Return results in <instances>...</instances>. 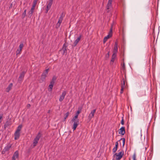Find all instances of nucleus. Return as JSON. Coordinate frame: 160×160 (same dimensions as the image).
I'll use <instances>...</instances> for the list:
<instances>
[{
	"instance_id": "29",
	"label": "nucleus",
	"mask_w": 160,
	"mask_h": 160,
	"mask_svg": "<svg viewBox=\"0 0 160 160\" xmlns=\"http://www.w3.org/2000/svg\"><path fill=\"white\" fill-rule=\"evenodd\" d=\"M26 10H25L24 12L22 14V18H24L26 15Z\"/></svg>"
},
{
	"instance_id": "9",
	"label": "nucleus",
	"mask_w": 160,
	"mask_h": 160,
	"mask_svg": "<svg viewBox=\"0 0 160 160\" xmlns=\"http://www.w3.org/2000/svg\"><path fill=\"white\" fill-rule=\"evenodd\" d=\"M96 109L93 110L91 111L90 113L88 116V120L89 121H90L92 118L94 117L95 112H96Z\"/></svg>"
},
{
	"instance_id": "49",
	"label": "nucleus",
	"mask_w": 160,
	"mask_h": 160,
	"mask_svg": "<svg viewBox=\"0 0 160 160\" xmlns=\"http://www.w3.org/2000/svg\"><path fill=\"white\" fill-rule=\"evenodd\" d=\"M62 21H61L59 20L58 22V23H60V24H61V23H62Z\"/></svg>"
},
{
	"instance_id": "39",
	"label": "nucleus",
	"mask_w": 160,
	"mask_h": 160,
	"mask_svg": "<svg viewBox=\"0 0 160 160\" xmlns=\"http://www.w3.org/2000/svg\"><path fill=\"white\" fill-rule=\"evenodd\" d=\"M133 160H136V154L135 153L134 154L133 156Z\"/></svg>"
},
{
	"instance_id": "46",
	"label": "nucleus",
	"mask_w": 160,
	"mask_h": 160,
	"mask_svg": "<svg viewBox=\"0 0 160 160\" xmlns=\"http://www.w3.org/2000/svg\"><path fill=\"white\" fill-rule=\"evenodd\" d=\"M16 158L13 157V156L12 157V160H15Z\"/></svg>"
},
{
	"instance_id": "52",
	"label": "nucleus",
	"mask_w": 160,
	"mask_h": 160,
	"mask_svg": "<svg viewBox=\"0 0 160 160\" xmlns=\"http://www.w3.org/2000/svg\"><path fill=\"white\" fill-rule=\"evenodd\" d=\"M108 2H112V0H108Z\"/></svg>"
},
{
	"instance_id": "51",
	"label": "nucleus",
	"mask_w": 160,
	"mask_h": 160,
	"mask_svg": "<svg viewBox=\"0 0 160 160\" xmlns=\"http://www.w3.org/2000/svg\"><path fill=\"white\" fill-rule=\"evenodd\" d=\"M147 147H148V146H147V147H144V148H145V150H145V151H146V150H147Z\"/></svg>"
},
{
	"instance_id": "8",
	"label": "nucleus",
	"mask_w": 160,
	"mask_h": 160,
	"mask_svg": "<svg viewBox=\"0 0 160 160\" xmlns=\"http://www.w3.org/2000/svg\"><path fill=\"white\" fill-rule=\"evenodd\" d=\"M72 122H74L73 126L72 127V129L73 130H75L77 126L79 124V120L78 119H77V120H75L74 121H71Z\"/></svg>"
},
{
	"instance_id": "42",
	"label": "nucleus",
	"mask_w": 160,
	"mask_h": 160,
	"mask_svg": "<svg viewBox=\"0 0 160 160\" xmlns=\"http://www.w3.org/2000/svg\"><path fill=\"white\" fill-rule=\"evenodd\" d=\"M54 83H55L54 81L51 80V82H50V84H52V85H53Z\"/></svg>"
},
{
	"instance_id": "5",
	"label": "nucleus",
	"mask_w": 160,
	"mask_h": 160,
	"mask_svg": "<svg viewBox=\"0 0 160 160\" xmlns=\"http://www.w3.org/2000/svg\"><path fill=\"white\" fill-rule=\"evenodd\" d=\"M82 37V35H80L74 41L73 45H72V48H74L77 45L78 43Z\"/></svg>"
},
{
	"instance_id": "25",
	"label": "nucleus",
	"mask_w": 160,
	"mask_h": 160,
	"mask_svg": "<svg viewBox=\"0 0 160 160\" xmlns=\"http://www.w3.org/2000/svg\"><path fill=\"white\" fill-rule=\"evenodd\" d=\"M69 113L68 112H67V113H66L65 115H64V119L63 120L64 121H65L66 120V119L69 116Z\"/></svg>"
},
{
	"instance_id": "30",
	"label": "nucleus",
	"mask_w": 160,
	"mask_h": 160,
	"mask_svg": "<svg viewBox=\"0 0 160 160\" xmlns=\"http://www.w3.org/2000/svg\"><path fill=\"white\" fill-rule=\"evenodd\" d=\"M122 69L123 71L125 69V64L124 62L123 63L122 65Z\"/></svg>"
},
{
	"instance_id": "54",
	"label": "nucleus",
	"mask_w": 160,
	"mask_h": 160,
	"mask_svg": "<svg viewBox=\"0 0 160 160\" xmlns=\"http://www.w3.org/2000/svg\"><path fill=\"white\" fill-rule=\"evenodd\" d=\"M50 112V110H49L48 112V113H49Z\"/></svg>"
},
{
	"instance_id": "38",
	"label": "nucleus",
	"mask_w": 160,
	"mask_h": 160,
	"mask_svg": "<svg viewBox=\"0 0 160 160\" xmlns=\"http://www.w3.org/2000/svg\"><path fill=\"white\" fill-rule=\"evenodd\" d=\"M56 78H57L56 77H55V76H53L52 79V81H54L55 82V81L56 80Z\"/></svg>"
},
{
	"instance_id": "17",
	"label": "nucleus",
	"mask_w": 160,
	"mask_h": 160,
	"mask_svg": "<svg viewBox=\"0 0 160 160\" xmlns=\"http://www.w3.org/2000/svg\"><path fill=\"white\" fill-rule=\"evenodd\" d=\"M116 57V54L113 53L112 56V59L110 61V64H112L114 62L115 60V59Z\"/></svg>"
},
{
	"instance_id": "20",
	"label": "nucleus",
	"mask_w": 160,
	"mask_h": 160,
	"mask_svg": "<svg viewBox=\"0 0 160 160\" xmlns=\"http://www.w3.org/2000/svg\"><path fill=\"white\" fill-rule=\"evenodd\" d=\"M13 157L16 158H18L19 156L18 152V151H16L13 156Z\"/></svg>"
},
{
	"instance_id": "27",
	"label": "nucleus",
	"mask_w": 160,
	"mask_h": 160,
	"mask_svg": "<svg viewBox=\"0 0 160 160\" xmlns=\"http://www.w3.org/2000/svg\"><path fill=\"white\" fill-rule=\"evenodd\" d=\"M36 4H32V7L31 8L30 10V11L33 12L34 11V10L35 9V8L36 6Z\"/></svg>"
},
{
	"instance_id": "1",
	"label": "nucleus",
	"mask_w": 160,
	"mask_h": 160,
	"mask_svg": "<svg viewBox=\"0 0 160 160\" xmlns=\"http://www.w3.org/2000/svg\"><path fill=\"white\" fill-rule=\"evenodd\" d=\"M124 155V151L122 150L118 153H116L113 155V157L115 158V160H120Z\"/></svg>"
},
{
	"instance_id": "12",
	"label": "nucleus",
	"mask_w": 160,
	"mask_h": 160,
	"mask_svg": "<svg viewBox=\"0 0 160 160\" xmlns=\"http://www.w3.org/2000/svg\"><path fill=\"white\" fill-rule=\"evenodd\" d=\"M118 133L122 135H124L125 133V128L122 127L119 130Z\"/></svg>"
},
{
	"instance_id": "2",
	"label": "nucleus",
	"mask_w": 160,
	"mask_h": 160,
	"mask_svg": "<svg viewBox=\"0 0 160 160\" xmlns=\"http://www.w3.org/2000/svg\"><path fill=\"white\" fill-rule=\"evenodd\" d=\"M113 26V24L112 23L111 25V27L109 34L107 36L105 37L103 39V43H105L107 40L112 36Z\"/></svg>"
},
{
	"instance_id": "41",
	"label": "nucleus",
	"mask_w": 160,
	"mask_h": 160,
	"mask_svg": "<svg viewBox=\"0 0 160 160\" xmlns=\"http://www.w3.org/2000/svg\"><path fill=\"white\" fill-rule=\"evenodd\" d=\"M3 116L2 114H0V123H1L2 122V121L1 120V118H2Z\"/></svg>"
},
{
	"instance_id": "53",
	"label": "nucleus",
	"mask_w": 160,
	"mask_h": 160,
	"mask_svg": "<svg viewBox=\"0 0 160 160\" xmlns=\"http://www.w3.org/2000/svg\"><path fill=\"white\" fill-rule=\"evenodd\" d=\"M109 52H108V53H107V55H108V56H109Z\"/></svg>"
},
{
	"instance_id": "37",
	"label": "nucleus",
	"mask_w": 160,
	"mask_h": 160,
	"mask_svg": "<svg viewBox=\"0 0 160 160\" xmlns=\"http://www.w3.org/2000/svg\"><path fill=\"white\" fill-rule=\"evenodd\" d=\"M124 88L123 87H121V89L120 91V93H122L123 91V89H124Z\"/></svg>"
},
{
	"instance_id": "32",
	"label": "nucleus",
	"mask_w": 160,
	"mask_h": 160,
	"mask_svg": "<svg viewBox=\"0 0 160 160\" xmlns=\"http://www.w3.org/2000/svg\"><path fill=\"white\" fill-rule=\"evenodd\" d=\"M66 42H65L63 44L62 48H67L68 46L67 45H66Z\"/></svg>"
},
{
	"instance_id": "21",
	"label": "nucleus",
	"mask_w": 160,
	"mask_h": 160,
	"mask_svg": "<svg viewBox=\"0 0 160 160\" xmlns=\"http://www.w3.org/2000/svg\"><path fill=\"white\" fill-rule=\"evenodd\" d=\"M22 127V125H19L18 126V127L17 129L16 130V131H17V132H20V131H21Z\"/></svg>"
},
{
	"instance_id": "19",
	"label": "nucleus",
	"mask_w": 160,
	"mask_h": 160,
	"mask_svg": "<svg viewBox=\"0 0 160 160\" xmlns=\"http://www.w3.org/2000/svg\"><path fill=\"white\" fill-rule=\"evenodd\" d=\"M46 77V76L42 74L40 78V81H41V82H42L45 81V79Z\"/></svg>"
},
{
	"instance_id": "44",
	"label": "nucleus",
	"mask_w": 160,
	"mask_h": 160,
	"mask_svg": "<svg viewBox=\"0 0 160 160\" xmlns=\"http://www.w3.org/2000/svg\"><path fill=\"white\" fill-rule=\"evenodd\" d=\"M64 17V15H63V13L62 12L60 17H62V18H63Z\"/></svg>"
},
{
	"instance_id": "13",
	"label": "nucleus",
	"mask_w": 160,
	"mask_h": 160,
	"mask_svg": "<svg viewBox=\"0 0 160 160\" xmlns=\"http://www.w3.org/2000/svg\"><path fill=\"white\" fill-rule=\"evenodd\" d=\"M66 93L67 92L66 91H64L62 92V95H61L59 98V101L60 102H62L63 100Z\"/></svg>"
},
{
	"instance_id": "11",
	"label": "nucleus",
	"mask_w": 160,
	"mask_h": 160,
	"mask_svg": "<svg viewBox=\"0 0 160 160\" xmlns=\"http://www.w3.org/2000/svg\"><path fill=\"white\" fill-rule=\"evenodd\" d=\"M23 47V44L22 43H21L19 46V48L16 51V54H19L21 53Z\"/></svg>"
},
{
	"instance_id": "31",
	"label": "nucleus",
	"mask_w": 160,
	"mask_h": 160,
	"mask_svg": "<svg viewBox=\"0 0 160 160\" xmlns=\"http://www.w3.org/2000/svg\"><path fill=\"white\" fill-rule=\"evenodd\" d=\"M33 12L31 11H30L29 12H28V17H31V16L32 15V13H33Z\"/></svg>"
},
{
	"instance_id": "28",
	"label": "nucleus",
	"mask_w": 160,
	"mask_h": 160,
	"mask_svg": "<svg viewBox=\"0 0 160 160\" xmlns=\"http://www.w3.org/2000/svg\"><path fill=\"white\" fill-rule=\"evenodd\" d=\"M122 140V142H123V144H122V147H123L125 144V138H121L120 140Z\"/></svg>"
},
{
	"instance_id": "50",
	"label": "nucleus",
	"mask_w": 160,
	"mask_h": 160,
	"mask_svg": "<svg viewBox=\"0 0 160 160\" xmlns=\"http://www.w3.org/2000/svg\"><path fill=\"white\" fill-rule=\"evenodd\" d=\"M118 141H117V142H115V145H118Z\"/></svg>"
},
{
	"instance_id": "33",
	"label": "nucleus",
	"mask_w": 160,
	"mask_h": 160,
	"mask_svg": "<svg viewBox=\"0 0 160 160\" xmlns=\"http://www.w3.org/2000/svg\"><path fill=\"white\" fill-rule=\"evenodd\" d=\"M121 123L122 125H124V121L123 117H122V119L121 121Z\"/></svg>"
},
{
	"instance_id": "3",
	"label": "nucleus",
	"mask_w": 160,
	"mask_h": 160,
	"mask_svg": "<svg viewBox=\"0 0 160 160\" xmlns=\"http://www.w3.org/2000/svg\"><path fill=\"white\" fill-rule=\"evenodd\" d=\"M41 136L42 134L41 132H39L33 140V147H35L37 145V144L38 143L39 139L41 137Z\"/></svg>"
},
{
	"instance_id": "22",
	"label": "nucleus",
	"mask_w": 160,
	"mask_h": 160,
	"mask_svg": "<svg viewBox=\"0 0 160 160\" xmlns=\"http://www.w3.org/2000/svg\"><path fill=\"white\" fill-rule=\"evenodd\" d=\"M48 70H49V69H46L44 71V72H43V73L42 74L47 76V74L48 73Z\"/></svg>"
},
{
	"instance_id": "26",
	"label": "nucleus",
	"mask_w": 160,
	"mask_h": 160,
	"mask_svg": "<svg viewBox=\"0 0 160 160\" xmlns=\"http://www.w3.org/2000/svg\"><path fill=\"white\" fill-rule=\"evenodd\" d=\"M125 85V81L124 80V78H123L121 82V87L124 88Z\"/></svg>"
},
{
	"instance_id": "10",
	"label": "nucleus",
	"mask_w": 160,
	"mask_h": 160,
	"mask_svg": "<svg viewBox=\"0 0 160 160\" xmlns=\"http://www.w3.org/2000/svg\"><path fill=\"white\" fill-rule=\"evenodd\" d=\"M53 0H49L48 2V3L47 6V9H46V13H47L48 12V11L50 9V8L52 4L53 1Z\"/></svg>"
},
{
	"instance_id": "16",
	"label": "nucleus",
	"mask_w": 160,
	"mask_h": 160,
	"mask_svg": "<svg viewBox=\"0 0 160 160\" xmlns=\"http://www.w3.org/2000/svg\"><path fill=\"white\" fill-rule=\"evenodd\" d=\"M14 139L15 140H17L18 139L20 136V133L19 132H17V131H15L14 134Z\"/></svg>"
},
{
	"instance_id": "35",
	"label": "nucleus",
	"mask_w": 160,
	"mask_h": 160,
	"mask_svg": "<svg viewBox=\"0 0 160 160\" xmlns=\"http://www.w3.org/2000/svg\"><path fill=\"white\" fill-rule=\"evenodd\" d=\"M53 86V85L52 84H50L49 85V88L51 89V90H52V89Z\"/></svg>"
},
{
	"instance_id": "34",
	"label": "nucleus",
	"mask_w": 160,
	"mask_h": 160,
	"mask_svg": "<svg viewBox=\"0 0 160 160\" xmlns=\"http://www.w3.org/2000/svg\"><path fill=\"white\" fill-rule=\"evenodd\" d=\"M61 24L57 23L56 25V28H58L60 25Z\"/></svg>"
},
{
	"instance_id": "48",
	"label": "nucleus",
	"mask_w": 160,
	"mask_h": 160,
	"mask_svg": "<svg viewBox=\"0 0 160 160\" xmlns=\"http://www.w3.org/2000/svg\"><path fill=\"white\" fill-rule=\"evenodd\" d=\"M118 145H115V147H114V148H116V149H117Z\"/></svg>"
},
{
	"instance_id": "14",
	"label": "nucleus",
	"mask_w": 160,
	"mask_h": 160,
	"mask_svg": "<svg viewBox=\"0 0 160 160\" xmlns=\"http://www.w3.org/2000/svg\"><path fill=\"white\" fill-rule=\"evenodd\" d=\"M118 42H116L115 43V45L113 50V53L116 54L118 52Z\"/></svg>"
},
{
	"instance_id": "6",
	"label": "nucleus",
	"mask_w": 160,
	"mask_h": 160,
	"mask_svg": "<svg viewBox=\"0 0 160 160\" xmlns=\"http://www.w3.org/2000/svg\"><path fill=\"white\" fill-rule=\"evenodd\" d=\"M82 108H78V110L77 111L74 117L72 119L71 121H74L75 120H77L78 117V115L81 112V110Z\"/></svg>"
},
{
	"instance_id": "23",
	"label": "nucleus",
	"mask_w": 160,
	"mask_h": 160,
	"mask_svg": "<svg viewBox=\"0 0 160 160\" xmlns=\"http://www.w3.org/2000/svg\"><path fill=\"white\" fill-rule=\"evenodd\" d=\"M62 50L63 51L62 54L64 55L65 53L66 54L67 53V49L65 48H62Z\"/></svg>"
},
{
	"instance_id": "4",
	"label": "nucleus",
	"mask_w": 160,
	"mask_h": 160,
	"mask_svg": "<svg viewBox=\"0 0 160 160\" xmlns=\"http://www.w3.org/2000/svg\"><path fill=\"white\" fill-rule=\"evenodd\" d=\"M25 73V72L23 71L20 73L18 80V82L19 83H21L23 80Z\"/></svg>"
},
{
	"instance_id": "24",
	"label": "nucleus",
	"mask_w": 160,
	"mask_h": 160,
	"mask_svg": "<svg viewBox=\"0 0 160 160\" xmlns=\"http://www.w3.org/2000/svg\"><path fill=\"white\" fill-rule=\"evenodd\" d=\"M11 125V123H10V122L8 121H7L6 122V123L4 125V128H6V127H8V126Z\"/></svg>"
},
{
	"instance_id": "45",
	"label": "nucleus",
	"mask_w": 160,
	"mask_h": 160,
	"mask_svg": "<svg viewBox=\"0 0 160 160\" xmlns=\"http://www.w3.org/2000/svg\"><path fill=\"white\" fill-rule=\"evenodd\" d=\"M63 19V18H62V17H60L59 20L61 21H62Z\"/></svg>"
},
{
	"instance_id": "43",
	"label": "nucleus",
	"mask_w": 160,
	"mask_h": 160,
	"mask_svg": "<svg viewBox=\"0 0 160 160\" xmlns=\"http://www.w3.org/2000/svg\"><path fill=\"white\" fill-rule=\"evenodd\" d=\"M13 4L12 3H11L10 6L9 7V9H11L12 7Z\"/></svg>"
},
{
	"instance_id": "47",
	"label": "nucleus",
	"mask_w": 160,
	"mask_h": 160,
	"mask_svg": "<svg viewBox=\"0 0 160 160\" xmlns=\"http://www.w3.org/2000/svg\"><path fill=\"white\" fill-rule=\"evenodd\" d=\"M31 106L30 104H28L27 105V107L28 108H29Z\"/></svg>"
},
{
	"instance_id": "15",
	"label": "nucleus",
	"mask_w": 160,
	"mask_h": 160,
	"mask_svg": "<svg viewBox=\"0 0 160 160\" xmlns=\"http://www.w3.org/2000/svg\"><path fill=\"white\" fill-rule=\"evenodd\" d=\"M112 2H108V4L107 5L106 8L107 10V12H109V9L112 7Z\"/></svg>"
},
{
	"instance_id": "18",
	"label": "nucleus",
	"mask_w": 160,
	"mask_h": 160,
	"mask_svg": "<svg viewBox=\"0 0 160 160\" xmlns=\"http://www.w3.org/2000/svg\"><path fill=\"white\" fill-rule=\"evenodd\" d=\"M13 84L12 83H10L8 87L6 89V91L7 92H9V91L11 90Z\"/></svg>"
},
{
	"instance_id": "36",
	"label": "nucleus",
	"mask_w": 160,
	"mask_h": 160,
	"mask_svg": "<svg viewBox=\"0 0 160 160\" xmlns=\"http://www.w3.org/2000/svg\"><path fill=\"white\" fill-rule=\"evenodd\" d=\"M38 0H34L33 2V4H37V3Z\"/></svg>"
},
{
	"instance_id": "7",
	"label": "nucleus",
	"mask_w": 160,
	"mask_h": 160,
	"mask_svg": "<svg viewBox=\"0 0 160 160\" xmlns=\"http://www.w3.org/2000/svg\"><path fill=\"white\" fill-rule=\"evenodd\" d=\"M11 147V145L9 144L7 145L3 149L2 152V153L3 154L5 153L6 152L8 151Z\"/></svg>"
},
{
	"instance_id": "40",
	"label": "nucleus",
	"mask_w": 160,
	"mask_h": 160,
	"mask_svg": "<svg viewBox=\"0 0 160 160\" xmlns=\"http://www.w3.org/2000/svg\"><path fill=\"white\" fill-rule=\"evenodd\" d=\"M117 149H116V148H114L112 149L113 152V153H115L117 151Z\"/></svg>"
}]
</instances>
